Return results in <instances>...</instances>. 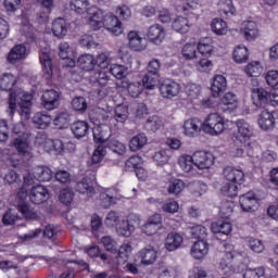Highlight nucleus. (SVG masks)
Returning <instances> with one entry per match:
<instances>
[{"mask_svg": "<svg viewBox=\"0 0 278 278\" xmlns=\"http://www.w3.org/2000/svg\"><path fill=\"white\" fill-rule=\"evenodd\" d=\"M16 76L5 73L0 78V89L5 92H10L8 99V109L7 114L9 118H14V114H16V103L20 106V115L25 121H29V116H31V106L34 103V96L31 93L25 92L23 90L14 91L12 88L16 86Z\"/></svg>", "mask_w": 278, "mask_h": 278, "instance_id": "nucleus-1", "label": "nucleus"}, {"mask_svg": "<svg viewBox=\"0 0 278 278\" xmlns=\"http://www.w3.org/2000/svg\"><path fill=\"white\" fill-rule=\"evenodd\" d=\"M88 25L93 31H99L101 27H105L113 36H121L123 34V23L118 20V16L112 13L103 14V11L100 9H96L91 13Z\"/></svg>", "mask_w": 278, "mask_h": 278, "instance_id": "nucleus-2", "label": "nucleus"}, {"mask_svg": "<svg viewBox=\"0 0 278 278\" xmlns=\"http://www.w3.org/2000/svg\"><path fill=\"white\" fill-rule=\"evenodd\" d=\"M225 179L228 181L222 187V194L233 199L238 197V186L244 184V172L236 167L228 166L224 169Z\"/></svg>", "mask_w": 278, "mask_h": 278, "instance_id": "nucleus-3", "label": "nucleus"}, {"mask_svg": "<svg viewBox=\"0 0 278 278\" xmlns=\"http://www.w3.org/2000/svg\"><path fill=\"white\" fill-rule=\"evenodd\" d=\"M203 131L211 136H218L225 131V117L218 113H211L203 123Z\"/></svg>", "mask_w": 278, "mask_h": 278, "instance_id": "nucleus-4", "label": "nucleus"}, {"mask_svg": "<svg viewBox=\"0 0 278 278\" xmlns=\"http://www.w3.org/2000/svg\"><path fill=\"white\" fill-rule=\"evenodd\" d=\"M236 125L238 131L233 134L232 140H237L241 144L249 142L253 137V126L247 119H237Z\"/></svg>", "mask_w": 278, "mask_h": 278, "instance_id": "nucleus-5", "label": "nucleus"}, {"mask_svg": "<svg viewBox=\"0 0 278 278\" xmlns=\"http://www.w3.org/2000/svg\"><path fill=\"white\" fill-rule=\"evenodd\" d=\"M278 119V111H268L263 110L257 118L258 127L263 129V131H273L275 129V125H277Z\"/></svg>", "mask_w": 278, "mask_h": 278, "instance_id": "nucleus-6", "label": "nucleus"}, {"mask_svg": "<svg viewBox=\"0 0 278 278\" xmlns=\"http://www.w3.org/2000/svg\"><path fill=\"white\" fill-rule=\"evenodd\" d=\"M99 60H102L101 64H103V62L108 60V56H105V54H100L98 59H96L94 55L83 54L78 58L77 64L81 71L90 73V71H94V68L99 66Z\"/></svg>", "mask_w": 278, "mask_h": 278, "instance_id": "nucleus-7", "label": "nucleus"}, {"mask_svg": "<svg viewBox=\"0 0 278 278\" xmlns=\"http://www.w3.org/2000/svg\"><path fill=\"white\" fill-rule=\"evenodd\" d=\"M239 205L242 212H255L260 207V199L253 191H249L239 197Z\"/></svg>", "mask_w": 278, "mask_h": 278, "instance_id": "nucleus-8", "label": "nucleus"}, {"mask_svg": "<svg viewBox=\"0 0 278 278\" xmlns=\"http://www.w3.org/2000/svg\"><path fill=\"white\" fill-rule=\"evenodd\" d=\"M193 162L195 168L199 170H205L214 166V154L205 151H197L193 154Z\"/></svg>", "mask_w": 278, "mask_h": 278, "instance_id": "nucleus-9", "label": "nucleus"}, {"mask_svg": "<svg viewBox=\"0 0 278 278\" xmlns=\"http://www.w3.org/2000/svg\"><path fill=\"white\" fill-rule=\"evenodd\" d=\"M251 99L255 108H266L270 103V92L265 88H253L251 90Z\"/></svg>", "mask_w": 278, "mask_h": 278, "instance_id": "nucleus-10", "label": "nucleus"}, {"mask_svg": "<svg viewBox=\"0 0 278 278\" xmlns=\"http://www.w3.org/2000/svg\"><path fill=\"white\" fill-rule=\"evenodd\" d=\"M28 199L35 205H42L46 201H49V189L42 185L33 187L28 193Z\"/></svg>", "mask_w": 278, "mask_h": 278, "instance_id": "nucleus-11", "label": "nucleus"}, {"mask_svg": "<svg viewBox=\"0 0 278 278\" xmlns=\"http://www.w3.org/2000/svg\"><path fill=\"white\" fill-rule=\"evenodd\" d=\"M41 105L45 110L51 111L60 106V92L50 89L41 96Z\"/></svg>", "mask_w": 278, "mask_h": 278, "instance_id": "nucleus-12", "label": "nucleus"}, {"mask_svg": "<svg viewBox=\"0 0 278 278\" xmlns=\"http://www.w3.org/2000/svg\"><path fill=\"white\" fill-rule=\"evenodd\" d=\"M77 267L80 268V270H90V265L84 260L67 261L65 270L61 274L60 278H75Z\"/></svg>", "mask_w": 278, "mask_h": 278, "instance_id": "nucleus-13", "label": "nucleus"}, {"mask_svg": "<svg viewBox=\"0 0 278 278\" xmlns=\"http://www.w3.org/2000/svg\"><path fill=\"white\" fill-rule=\"evenodd\" d=\"M217 108L222 112H228V114H231V112L238 109V96L232 92L225 93Z\"/></svg>", "mask_w": 278, "mask_h": 278, "instance_id": "nucleus-14", "label": "nucleus"}, {"mask_svg": "<svg viewBox=\"0 0 278 278\" xmlns=\"http://www.w3.org/2000/svg\"><path fill=\"white\" fill-rule=\"evenodd\" d=\"M147 38L154 45H162V41L166 38V30H164L162 25L154 24L149 27Z\"/></svg>", "mask_w": 278, "mask_h": 278, "instance_id": "nucleus-15", "label": "nucleus"}, {"mask_svg": "<svg viewBox=\"0 0 278 278\" xmlns=\"http://www.w3.org/2000/svg\"><path fill=\"white\" fill-rule=\"evenodd\" d=\"M180 90L181 87L179 84L175 83V80H164L160 86V92L165 99H173V97H177Z\"/></svg>", "mask_w": 278, "mask_h": 278, "instance_id": "nucleus-16", "label": "nucleus"}, {"mask_svg": "<svg viewBox=\"0 0 278 278\" xmlns=\"http://www.w3.org/2000/svg\"><path fill=\"white\" fill-rule=\"evenodd\" d=\"M184 129L186 136L189 138H197V136L201 134V129H203V122L197 117H192L185 122Z\"/></svg>", "mask_w": 278, "mask_h": 278, "instance_id": "nucleus-17", "label": "nucleus"}, {"mask_svg": "<svg viewBox=\"0 0 278 278\" xmlns=\"http://www.w3.org/2000/svg\"><path fill=\"white\" fill-rule=\"evenodd\" d=\"M71 131L76 140H81L90 134V124L86 121H76L71 125Z\"/></svg>", "mask_w": 278, "mask_h": 278, "instance_id": "nucleus-18", "label": "nucleus"}, {"mask_svg": "<svg viewBox=\"0 0 278 278\" xmlns=\"http://www.w3.org/2000/svg\"><path fill=\"white\" fill-rule=\"evenodd\" d=\"M39 62L42 66L43 79H46L47 81H51V79H53V63L49 53L42 52L39 55Z\"/></svg>", "mask_w": 278, "mask_h": 278, "instance_id": "nucleus-19", "label": "nucleus"}, {"mask_svg": "<svg viewBox=\"0 0 278 278\" xmlns=\"http://www.w3.org/2000/svg\"><path fill=\"white\" fill-rule=\"evenodd\" d=\"M59 58L61 60H67V66H70V68H73V66H75V50L71 48V45H68V42L60 43Z\"/></svg>", "mask_w": 278, "mask_h": 278, "instance_id": "nucleus-20", "label": "nucleus"}, {"mask_svg": "<svg viewBox=\"0 0 278 278\" xmlns=\"http://www.w3.org/2000/svg\"><path fill=\"white\" fill-rule=\"evenodd\" d=\"M210 253V243L205 240H198L191 247V255L194 260H203Z\"/></svg>", "mask_w": 278, "mask_h": 278, "instance_id": "nucleus-21", "label": "nucleus"}, {"mask_svg": "<svg viewBox=\"0 0 278 278\" xmlns=\"http://www.w3.org/2000/svg\"><path fill=\"white\" fill-rule=\"evenodd\" d=\"M76 192L92 197L94 194V179L86 176L76 185Z\"/></svg>", "mask_w": 278, "mask_h": 278, "instance_id": "nucleus-22", "label": "nucleus"}, {"mask_svg": "<svg viewBox=\"0 0 278 278\" xmlns=\"http://www.w3.org/2000/svg\"><path fill=\"white\" fill-rule=\"evenodd\" d=\"M17 211L20 214H22L25 220H40V215H38V212L34 211V208L29 206V203L23 200H20L17 204Z\"/></svg>", "mask_w": 278, "mask_h": 278, "instance_id": "nucleus-23", "label": "nucleus"}, {"mask_svg": "<svg viewBox=\"0 0 278 278\" xmlns=\"http://www.w3.org/2000/svg\"><path fill=\"white\" fill-rule=\"evenodd\" d=\"M227 90V78L223 75H215L211 85L213 97H219Z\"/></svg>", "mask_w": 278, "mask_h": 278, "instance_id": "nucleus-24", "label": "nucleus"}, {"mask_svg": "<svg viewBox=\"0 0 278 278\" xmlns=\"http://www.w3.org/2000/svg\"><path fill=\"white\" fill-rule=\"evenodd\" d=\"M211 231L215 233L216 238L229 236L232 231L231 223L219 219L212 224Z\"/></svg>", "mask_w": 278, "mask_h": 278, "instance_id": "nucleus-25", "label": "nucleus"}, {"mask_svg": "<svg viewBox=\"0 0 278 278\" xmlns=\"http://www.w3.org/2000/svg\"><path fill=\"white\" fill-rule=\"evenodd\" d=\"M128 45L132 51H144L147 45H144V39L140 37L138 31L130 30L128 33Z\"/></svg>", "mask_w": 278, "mask_h": 278, "instance_id": "nucleus-26", "label": "nucleus"}, {"mask_svg": "<svg viewBox=\"0 0 278 278\" xmlns=\"http://www.w3.org/2000/svg\"><path fill=\"white\" fill-rule=\"evenodd\" d=\"M184 244V237L177 232H169L165 239V249L169 252L177 251Z\"/></svg>", "mask_w": 278, "mask_h": 278, "instance_id": "nucleus-27", "label": "nucleus"}, {"mask_svg": "<svg viewBox=\"0 0 278 278\" xmlns=\"http://www.w3.org/2000/svg\"><path fill=\"white\" fill-rule=\"evenodd\" d=\"M52 122L53 118L47 112H37L33 117V124L37 129H47Z\"/></svg>", "mask_w": 278, "mask_h": 278, "instance_id": "nucleus-28", "label": "nucleus"}, {"mask_svg": "<svg viewBox=\"0 0 278 278\" xmlns=\"http://www.w3.org/2000/svg\"><path fill=\"white\" fill-rule=\"evenodd\" d=\"M198 51L204 58H210L214 53V40L210 37H204L198 42Z\"/></svg>", "mask_w": 278, "mask_h": 278, "instance_id": "nucleus-29", "label": "nucleus"}, {"mask_svg": "<svg viewBox=\"0 0 278 278\" xmlns=\"http://www.w3.org/2000/svg\"><path fill=\"white\" fill-rule=\"evenodd\" d=\"M242 31L245 40H255L260 36V29H257V23L254 21L243 22Z\"/></svg>", "mask_w": 278, "mask_h": 278, "instance_id": "nucleus-30", "label": "nucleus"}, {"mask_svg": "<svg viewBox=\"0 0 278 278\" xmlns=\"http://www.w3.org/2000/svg\"><path fill=\"white\" fill-rule=\"evenodd\" d=\"M52 34L56 38H64L68 34V27L64 17H58L52 22Z\"/></svg>", "mask_w": 278, "mask_h": 278, "instance_id": "nucleus-31", "label": "nucleus"}, {"mask_svg": "<svg viewBox=\"0 0 278 278\" xmlns=\"http://www.w3.org/2000/svg\"><path fill=\"white\" fill-rule=\"evenodd\" d=\"M217 9L220 16H236L237 10L233 0H219Z\"/></svg>", "mask_w": 278, "mask_h": 278, "instance_id": "nucleus-32", "label": "nucleus"}, {"mask_svg": "<svg viewBox=\"0 0 278 278\" xmlns=\"http://www.w3.org/2000/svg\"><path fill=\"white\" fill-rule=\"evenodd\" d=\"M33 177L37 181H51L53 179V172L47 166H37L33 170Z\"/></svg>", "mask_w": 278, "mask_h": 278, "instance_id": "nucleus-33", "label": "nucleus"}, {"mask_svg": "<svg viewBox=\"0 0 278 278\" xmlns=\"http://www.w3.org/2000/svg\"><path fill=\"white\" fill-rule=\"evenodd\" d=\"M25 53H27V48L25 45L20 43L13 47L8 55V62L11 64H16L18 60H23L25 58Z\"/></svg>", "mask_w": 278, "mask_h": 278, "instance_id": "nucleus-34", "label": "nucleus"}, {"mask_svg": "<svg viewBox=\"0 0 278 278\" xmlns=\"http://www.w3.org/2000/svg\"><path fill=\"white\" fill-rule=\"evenodd\" d=\"M141 264L144 266H151L157 260V252L153 248H144L139 252Z\"/></svg>", "mask_w": 278, "mask_h": 278, "instance_id": "nucleus-35", "label": "nucleus"}, {"mask_svg": "<svg viewBox=\"0 0 278 278\" xmlns=\"http://www.w3.org/2000/svg\"><path fill=\"white\" fill-rule=\"evenodd\" d=\"M52 123L56 129H66L71 125V114L66 111L59 112Z\"/></svg>", "mask_w": 278, "mask_h": 278, "instance_id": "nucleus-36", "label": "nucleus"}, {"mask_svg": "<svg viewBox=\"0 0 278 278\" xmlns=\"http://www.w3.org/2000/svg\"><path fill=\"white\" fill-rule=\"evenodd\" d=\"M45 149H47L49 153L61 155V153H64V142L60 139H48L45 142Z\"/></svg>", "mask_w": 278, "mask_h": 278, "instance_id": "nucleus-37", "label": "nucleus"}, {"mask_svg": "<svg viewBox=\"0 0 278 278\" xmlns=\"http://www.w3.org/2000/svg\"><path fill=\"white\" fill-rule=\"evenodd\" d=\"M178 164L184 170V173H189L194 175V156L193 155H182L178 160Z\"/></svg>", "mask_w": 278, "mask_h": 278, "instance_id": "nucleus-38", "label": "nucleus"}, {"mask_svg": "<svg viewBox=\"0 0 278 278\" xmlns=\"http://www.w3.org/2000/svg\"><path fill=\"white\" fill-rule=\"evenodd\" d=\"M173 30L178 34H188L190 29V22L184 16H178L172 24Z\"/></svg>", "mask_w": 278, "mask_h": 278, "instance_id": "nucleus-39", "label": "nucleus"}, {"mask_svg": "<svg viewBox=\"0 0 278 278\" xmlns=\"http://www.w3.org/2000/svg\"><path fill=\"white\" fill-rule=\"evenodd\" d=\"M200 8L201 3H199V0H185L182 7L179 10L184 12L186 15L193 14V16H199L197 10H200Z\"/></svg>", "mask_w": 278, "mask_h": 278, "instance_id": "nucleus-40", "label": "nucleus"}, {"mask_svg": "<svg viewBox=\"0 0 278 278\" xmlns=\"http://www.w3.org/2000/svg\"><path fill=\"white\" fill-rule=\"evenodd\" d=\"M123 88H126L128 91V94L132 97V99H138L140 94H142V91L144 90V87L142 86V83H123Z\"/></svg>", "mask_w": 278, "mask_h": 278, "instance_id": "nucleus-41", "label": "nucleus"}, {"mask_svg": "<svg viewBox=\"0 0 278 278\" xmlns=\"http://www.w3.org/2000/svg\"><path fill=\"white\" fill-rule=\"evenodd\" d=\"M12 146L20 155H27L29 149V140L27 137H17L13 140Z\"/></svg>", "mask_w": 278, "mask_h": 278, "instance_id": "nucleus-42", "label": "nucleus"}, {"mask_svg": "<svg viewBox=\"0 0 278 278\" xmlns=\"http://www.w3.org/2000/svg\"><path fill=\"white\" fill-rule=\"evenodd\" d=\"M232 58L237 64H244L249 60V49L244 46L236 47Z\"/></svg>", "mask_w": 278, "mask_h": 278, "instance_id": "nucleus-43", "label": "nucleus"}, {"mask_svg": "<svg viewBox=\"0 0 278 278\" xmlns=\"http://www.w3.org/2000/svg\"><path fill=\"white\" fill-rule=\"evenodd\" d=\"M136 231V226L129 223V220H122L117 226V233L123 238H130L131 233Z\"/></svg>", "mask_w": 278, "mask_h": 278, "instance_id": "nucleus-44", "label": "nucleus"}, {"mask_svg": "<svg viewBox=\"0 0 278 278\" xmlns=\"http://www.w3.org/2000/svg\"><path fill=\"white\" fill-rule=\"evenodd\" d=\"M93 140L97 144H103L110 138V132L103 129V126L98 125L92 129Z\"/></svg>", "mask_w": 278, "mask_h": 278, "instance_id": "nucleus-45", "label": "nucleus"}, {"mask_svg": "<svg viewBox=\"0 0 278 278\" xmlns=\"http://www.w3.org/2000/svg\"><path fill=\"white\" fill-rule=\"evenodd\" d=\"M262 71H264V68L260 61L250 62L244 68V73L248 77H260V75H262Z\"/></svg>", "mask_w": 278, "mask_h": 278, "instance_id": "nucleus-46", "label": "nucleus"}, {"mask_svg": "<svg viewBox=\"0 0 278 278\" xmlns=\"http://www.w3.org/2000/svg\"><path fill=\"white\" fill-rule=\"evenodd\" d=\"M147 135L138 134L129 141L130 151H140L144 144H147Z\"/></svg>", "mask_w": 278, "mask_h": 278, "instance_id": "nucleus-47", "label": "nucleus"}, {"mask_svg": "<svg viewBox=\"0 0 278 278\" xmlns=\"http://www.w3.org/2000/svg\"><path fill=\"white\" fill-rule=\"evenodd\" d=\"M211 29L216 36H225L227 34V22L223 18H214L211 23Z\"/></svg>", "mask_w": 278, "mask_h": 278, "instance_id": "nucleus-48", "label": "nucleus"}, {"mask_svg": "<svg viewBox=\"0 0 278 278\" xmlns=\"http://www.w3.org/2000/svg\"><path fill=\"white\" fill-rule=\"evenodd\" d=\"M144 127L150 134H155V131L162 127V119H160V116L157 115L150 116L147 119Z\"/></svg>", "mask_w": 278, "mask_h": 278, "instance_id": "nucleus-49", "label": "nucleus"}, {"mask_svg": "<svg viewBox=\"0 0 278 278\" xmlns=\"http://www.w3.org/2000/svg\"><path fill=\"white\" fill-rule=\"evenodd\" d=\"M243 278H270L268 270L264 267H256L254 269H247Z\"/></svg>", "mask_w": 278, "mask_h": 278, "instance_id": "nucleus-50", "label": "nucleus"}, {"mask_svg": "<svg viewBox=\"0 0 278 278\" xmlns=\"http://www.w3.org/2000/svg\"><path fill=\"white\" fill-rule=\"evenodd\" d=\"M114 118L116 123H125L127 118H129V106L124 104H118L115 108V115Z\"/></svg>", "mask_w": 278, "mask_h": 278, "instance_id": "nucleus-51", "label": "nucleus"}, {"mask_svg": "<svg viewBox=\"0 0 278 278\" xmlns=\"http://www.w3.org/2000/svg\"><path fill=\"white\" fill-rule=\"evenodd\" d=\"M189 188L191 190V193H193L194 197H202V194H205V192H207V185H205L201 180L192 181L189 185Z\"/></svg>", "mask_w": 278, "mask_h": 278, "instance_id": "nucleus-52", "label": "nucleus"}, {"mask_svg": "<svg viewBox=\"0 0 278 278\" xmlns=\"http://www.w3.org/2000/svg\"><path fill=\"white\" fill-rule=\"evenodd\" d=\"M191 238L207 241V228L203 225L193 226L191 228Z\"/></svg>", "mask_w": 278, "mask_h": 278, "instance_id": "nucleus-53", "label": "nucleus"}, {"mask_svg": "<svg viewBox=\"0 0 278 278\" xmlns=\"http://www.w3.org/2000/svg\"><path fill=\"white\" fill-rule=\"evenodd\" d=\"M88 5H90V2L88 0H71L70 8L76 14H84L86 10H88Z\"/></svg>", "mask_w": 278, "mask_h": 278, "instance_id": "nucleus-54", "label": "nucleus"}, {"mask_svg": "<svg viewBox=\"0 0 278 278\" xmlns=\"http://www.w3.org/2000/svg\"><path fill=\"white\" fill-rule=\"evenodd\" d=\"M198 47L194 43H186L181 49V55L185 60H194L197 58Z\"/></svg>", "mask_w": 278, "mask_h": 278, "instance_id": "nucleus-55", "label": "nucleus"}, {"mask_svg": "<svg viewBox=\"0 0 278 278\" xmlns=\"http://www.w3.org/2000/svg\"><path fill=\"white\" fill-rule=\"evenodd\" d=\"M222 270H233V252H226L219 262Z\"/></svg>", "mask_w": 278, "mask_h": 278, "instance_id": "nucleus-56", "label": "nucleus"}, {"mask_svg": "<svg viewBox=\"0 0 278 278\" xmlns=\"http://www.w3.org/2000/svg\"><path fill=\"white\" fill-rule=\"evenodd\" d=\"M101 242L105 249V251H109V253H118V244L112 237L105 236L102 237Z\"/></svg>", "mask_w": 278, "mask_h": 278, "instance_id": "nucleus-57", "label": "nucleus"}, {"mask_svg": "<svg viewBox=\"0 0 278 278\" xmlns=\"http://www.w3.org/2000/svg\"><path fill=\"white\" fill-rule=\"evenodd\" d=\"M186 94L188 96V99H190V101H193L194 99H199V97H201V86L197 84L187 85Z\"/></svg>", "mask_w": 278, "mask_h": 278, "instance_id": "nucleus-58", "label": "nucleus"}, {"mask_svg": "<svg viewBox=\"0 0 278 278\" xmlns=\"http://www.w3.org/2000/svg\"><path fill=\"white\" fill-rule=\"evenodd\" d=\"M110 73L115 79H124L127 76V67L124 65L113 64L110 67Z\"/></svg>", "mask_w": 278, "mask_h": 278, "instance_id": "nucleus-59", "label": "nucleus"}, {"mask_svg": "<svg viewBox=\"0 0 278 278\" xmlns=\"http://www.w3.org/2000/svg\"><path fill=\"white\" fill-rule=\"evenodd\" d=\"M186 188V182L181 179H174L167 189L169 194H180V192Z\"/></svg>", "mask_w": 278, "mask_h": 278, "instance_id": "nucleus-60", "label": "nucleus"}, {"mask_svg": "<svg viewBox=\"0 0 278 278\" xmlns=\"http://www.w3.org/2000/svg\"><path fill=\"white\" fill-rule=\"evenodd\" d=\"M106 149V147L101 144L96 148L91 156L92 164H99L103 160V157H105V153H108Z\"/></svg>", "mask_w": 278, "mask_h": 278, "instance_id": "nucleus-61", "label": "nucleus"}, {"mask_svg": "<svg viewBox=\"0 0 278 278\" xmlns=\"http://www.w3.org/2000/svg\"><path fill=\"white\" fill-rule=\"evenodd\" d=\"M72 108L75 112H84L88 110V102H86V98L77 97L72 100Z\"/></svg>", "mask_w": 278, "mask_h": 278, "instance_id": "nucleus-62", "label": "nucleus"}, {"mask_svg": "<svg viewBox=\"0 0 278 278\" xmlns=\"http://www.w3.org/2000/svg\"><path fill=\"white\" fill-rule=\"evenodd\" d=\"M219 214L222 218H227L229 220V217L231 216V214H233V202H224L219 208Z\"/></svg>", "mask_w": 278, "mask_h": 278, "instance_id": "nucleus-63", "label": "nucleus"}, {"mask_svg": "<svg viewBox=\"0 0 278 278\" xmlns=\"http://www.w3.org/2000/svg\"><path fill=\"white\" fill-rule=\"evenodd\" d=\"M74 193L71 189H63L60 191L59 200L63 205H71L73 203Z\"/></svg>", "mask_w": 278, "mask_h": 278, "instance_id": "nucleus-64", "label": "nucleus"}]
</instances>
